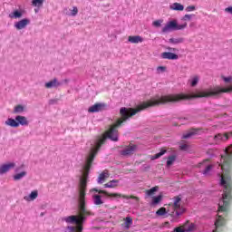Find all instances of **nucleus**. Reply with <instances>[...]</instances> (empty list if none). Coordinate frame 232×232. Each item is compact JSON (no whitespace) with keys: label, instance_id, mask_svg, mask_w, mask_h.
Masks as SVG:
<instances>
[{"label":"nucleus","instance_id":"ea45409f","mask_svg":"<svg viewBox=\"0 0 232 232\" xmlns=\"http://www.w3.org/2000/svg\"><path fill=\"white\" fill-rule=\"evenodd\" d=\"M222 79L225 82H232V77L231 76H228V77L223 76Z\"/></svg>","mask_w":232,"mask_h":232},{"label":"nucleus","instance_id":"58836bf2","mask_svg":"<svg viewBox=\"0 0 232 232\" xmlns=\"http://www.w3.org/2000/svg\"><path fill=\"white\" fill-rule=\"evenodd\" d=\"M192 135H195V132L190 131L186 134H183L182 139H189V137H192Z\"/></svg>","mask_w":232,"mask_h":232},{"label":"nucleus","instance_id":"f8f14e48","mask_svg":"<svg viewBox=\"0 0 232 232\" xmlns=\"http://www.w3.org/2000/svg\"><path fill=\"white\" fill-rule=\"evenodd\" d=\"M128 41L131 44H139V43H144V38L140 35H130L128 37Z\"/></svg>","mask_w":232,"mask_h":232},{"label":"nucleus","instance_id":"423d86ee","mask_svg":"<svg viewBox=\"0 0 232 232\" xmlns=\"http://www.w3.org/2000/svg\"><path fill=\"white\" fill-rule=\"evenodd\" d=\"M229 137H232V131L226 132L224 134L218 133L214 136L215 144H220V142H226V140H229Z\"/></svg>","mask_w":232,"mask_h":232},{"label":"nucleus","instance_id":"6e6552de","mask_svg":"<svg viewBox=\"0 0 232 232\" xmlns=\"http://www.w3.org/2000/svg\"><path fill=\"white\" fill-rule=\"evenodd\" d=\"M14 168H15L14 162L2 164L0 166V175H5V173H8V171H10V169H14Z\"/></svg>","mask_w":232,"mask_h":232},{"label":"nucleus","instance_id":"79ce46f5","mask_svg":"<svg viewBox=\"0 0 232 232\" xmlns=\"http://www.w3.org/2000/svg\"><path fill=\"white\" fill-rule=\"evenodd\" d=\"M22 168H24V164H22L20 167L16 168V169H14V172H15V173H18V171H21V169H22Z\"/></svg>","mask_w":232,"mask_h":232},{"label":"nucleus","instance_id":"c9c22d12","mask_svg":"<svg viewBox=\"0 0 232 232\" xmlns=\"http://www.w3.org/2000/svg\"><path fill=\"white\" fill-rule=\"evenodd\" d=\"M197 7L195 5H188L185 8V12H195Z\"/></svg>","mask_w":232,"mask_h":232},{"label":"nucleus","instance_id":"ddd939ff","mask_svg":"<svg viewBox=\"0 0 232 232\" xmlns=\"http://www.w3.org/2000/svg\"><path fill=\"white\" fill-rule=\"evenodd\" d=\"M106 179H110V172L108 170H103L98 177V184H102L106 181Z\"/></svg>","mask_w":232,"mask_h":232},{"label":"nucleus","instance_id":"2f4dec72","mask_svg":"<svg viewBox=\"0 0 232 232\" xmlns=\"http://www.w3.org/2000/svg\"><path fill=\"white\" fill-rule=\"evenodd\" d=\"M161 200H162V196L161 195L157 196V197H153L151 204H152V206H157V204H159Z\"/></svg>","mask_w":232,"mask_h":232},{"label":"nucleus","instance_id":"cd10ccee","mask_svg":"<svg viewBox=\"0 0 232 232\" xmlns=\"http://www.w3.org/2000/svg\"><path fill=\"white\" fill-rule=\"evenodd\" d=\"M166 151L167 150L165 149H161V150L159 153L155 154L154 156H151V160L160 159V157H162V155H164Z\"/></svg>","mask_w":232,"mask_h":232},{"label":"nucleus","instance_id":"0eeeda50","mask_svg":"<svg viewBox=\"0 0 232 232\" xmlns=\"http://www.w3.org/2000/svg\"><path fill=\"white\" fill-rule=\"evenodd\" d=\"M135 151H137V145L130 144L121 151V155L123 157H130V155H133Z\"/></svg>","mask_w":232,"mask_h":232},{"label":"nucleus","instance_id":"39448f33","mask_svg":"<svg viewBox=\"0 0 232 232\" xmlns=\"http://www.w3.org/2000/svg\"><path fill=\"white\" fill-rule=\"evenodd\" d=\"M96 191V193H99L100 195H105V197H109L110 198H133V200H136V202H139V198L135 196L128 197L126 195H121L119 193H110L106 190H99L97 188H92L90 192Z\"/></svg>","mask_w":232,"mask_h":232},{"label":"nucleus","instance_id":"473e14b6","mask_svg":"<svg viewBox=\"0 0 232 232\" xmlns=\"http://www.w3.org/2000/svg\"><path fill=\"white\" fill-rule=\"evenodd\" d=\"M156 191H159V187H153L152 188L147 190L146 193L149 197H151V195H154Z\"/></svg>","mask_w":232,"mask_h":232},{"label":"nucleus","instance_id":"393cba45","mask_svg":"<svg viewBox=\"0 0 232 232\" xmlns=\"http://www.w3.org/2000/svg\"><path fill=\"white\" fill-rule=\"evenodd\" d=\"M24 105H16L14 108V111L13 113H24Z\"/></svg>","mask_w":232,"mask_h":232},{"label":"nucleus","instance_id":"f257e3e1","mask_svg":"<svg viewBox=\"0 0 232 232\" xmlns=\"http://www.w3.org/2000/svg\"><path fill=\"white\" fill-rule=\"evenodd\" d=\"M232 160V144L226 149L225 156H221L220 163L216 165L209 164V160H204L198 164V168H204L203 175H209L211 169H220L222 172H218L220 178V185L223 188L222 198L218 202V213H224L227 211L229 206V200H231V189H232V180H231V166L229 162Z\"/></svg>","mask_w":232,"mask_h":232},{"label":"nucleus","instance_id":"20e7f679","mask_svg":"<svg viewBox=\"0 0 232 232\" xmlns=\"http://www.w3.org/2000/svg\"><path fill=\"white\" fill-rule=\"evenodd\" d=\"M5 126H10V128H19V126H28L30 121L25 116L17 115L15 119L8 118L5 122Z\"/></svg>","mask_w":232,"mask_h":232},{"label":"nucleus","instance_id":"9b49d317","mask_svg":"<svg viewBox=\"0 0 232 232\" xmlns=\"http://www.w3.org/2000/svg\"><path fill=\"white\" fill-rule=\"evenodd\" d=\"M24 14V10L16 9L9 14V18L10 19H21V17H23Z\"/></svg>","mask_w":232,"mask_h":232},{"label":"nucleus","instance_id":"7c9ffc66","mask_svg":"<svg viewBox=\"0 0 232 232\" xmlns=\"http://www.w3.org/2000/svg\"><path fill=\"white\" fill-rule=\"evenodd\" d=\"M163 23H164V20L159 19L152 22V26H154V28H160Z\"/></svg>","mask_w":232,"mask_h":232},{"label":"nucleus","instance_id":"c85d7f7f","mask_svg":"<svg viewBox=\"0 0 232 232\" xmlns=\"http://www.w3.org/2000/svg\"><path fill=\"white\" fill-rule=\"evenodd\" d=\"M175 160H177V157L175 155L169 156L167 160V168H169V166L173 165Z\"/></svg>","mask_w":232,"mask_h":232},{"label":"nucleus","instance_id":"37998d69","mask_svg":"<svg viewBox=\"0 0 232 232\" xmlns=\"http://www.w3.org/2000/svg\"><path fill=\"white\" fill-rule=\"evenodd\" d=\"M167 50H170L171 52H175V48L169 47Z\"/></svg>","mask_w":232,"mask_h":232},{"label":"nucleus","instance_id":"2eb2a0df","mask_svg":"<svg viewBox=\"0 0 232 232\" xmlns=\"http://www.w3.org/2000/svg\"><path fill=\"white\" fill-rule=\"evenodd\" d=\"M37 197H39V192L37 190H34L30 193V195L24 196V200H25L26 202H32L35 200Z\"/></svg>","mask_w":232,"mask_h":232},{"label":"nucleus","instance_id":"4c0bfd02","mask_svg":"<svg viewBox=\"0 0 232 232\" xmlns=\"http://www.w3.org/2000/svg\"><path fill=\"white\" fill-rule=\"evenodd\" d=\"M156 72H157V73H164V72H166V67L159 66V67H157Z\"/></svg>","mask_w":232,"mask_h":232},{"label":"nucleus","instance_id":"6ab92c4d","mask_svg":"<svg viewBox=\"0 0 232 232\" xmlns=\"http://www.w3.org/2000/svg\"><path fill=\"white\" fill-rule=\"evenodd\" d=\"M92 200H93V204H95V206H101V204H104V202L102 201V198H101L100 195H93Z\"/></svg>","mask_w":232,"mask_h":232},{"label":"nucleus","instance_id":"bb28decb","mask_svg":"<svg viewBox=\"0 0 232 232\" xmlns=\"http://www.w3.org/2000/svg\"><path fill=\"white\" fill-rule=\"evenodd\" d=\"M169 214L168 212V208L166 209V208H160L157 212L156 215H158V217H164V215Z\"/></svg>","mask_w":232,"mask_h":232},{"label":"nucleus","instance_id":"c03bdc74","mask_svg":"<svg viewBox=\"0 0 232 232\" xmlns=\"http://www.w3.org/2000/svg\"><path fill=\"white\" fill-rule=\"evenodd\" d=\"M35 14L39 12V9H34Z\"/></svg>","mask_w":232,"mask_h":232},{"label":"nucleus","instance_id":"5701e85b","mask_svg":"<svg viewBox=\"0 0 232 232\" xmlns=\"http://www.w3.org/2000/svg\"><path fill=\"white\" fill-rule=\"evenodd\" d=\"M193 229H195V225L190 224L188 226V228L176 227L174 231L175 232H185V231H193Z\"/></svg>","mask_w":232,"mask_h":232},{"label":"nucleus","instance_id":"dca6fc26","mask_svg":"<svg viewBox=\"0 0 232 232\" xmlns=\"http://www.w3.org/2000/svg\"><path fill=\"white\" fill-rule=\"evenodd\" d=\"M169 10H174L175 12H184V5L180 3H173L169 5Z\"/></svg>","mask_w":232,"mask_h":232},{"label":"nucleus","instance_id":"49530a36","mask_svg":"<svg viewBox=\"0 0 232 232\" xmlns=\"http://www.w3.org/2000/svg\"><path fill=\"white\" fill-rule=\"evenodd\" d=\"M193 24H190V26H192Z\"/></svg>","mask_w":232,"mask_h":232},{"label":"nucleus","instance_id":"e433bc0d","mask_svg":"<svg viewBox=\"0 0 232 232\" xmlns=\"http://www.w3.org/2000/svg\"><path fill=\"white\" fill-rule=\"evenodd\" d=\"M189 146L186 143H181L179 145V149L182 150V151H188Z\"/></svg>","mask_w":232,"mask_h":232},{"label":"nucleus","instance_id":"7ed1b4c3","mask_svg":"<svg viewBox=\"0 0 232 232\" xmlns=\"http://www.w3.org/2000/svg\"><path fill=\"white\" fill-rule=\"evenodd\" d=\"M188 28V22L179 24L177 19H172L165 24L161 28L162 34H169V32H177L180 30H186Z\"/></svg>","mask_w":232,"mask_h":232},{"label":"nucleus","instance_id":"4468645a","mask_svg":"<svg viewBox=\"0 0 232 232\" xmlns=\"http://www.w3.org/2000/svg\"><path fill=\"white\" fill-rule=\"evenodd\" d=\"M161 57L162 59H169V61H177V59H179V55L169 52L162 53Z\"/></svg>","mask_w":232,"mask_h":232},{"label":"nucleus","instance_id":"a19ab883","mask_svg":"<svg viewBox=\"0 0 232 232\" xmlns=\"http://www.w3.org/2000/svg\"><path fill=\"white\" fill-rule=\"evenodd\" d=\"M225 12L227 14H231V15H232V6H228L227 8H225Z\"/></svg>","mask_w":232,"mask_h":232},{"label":"nucleus","instance_id":"a878e982","mask_svg":"<svg viewBox=\"0 0 232 232\" xmlns=\"http://www.w3.org/2000/svg\"><path fill=\"white\" fill-rule=\"evenodd\" d=\"M169 43H170L171 44H180V43H184V39L183 38H170L169 40Z\"/></svg>","mask_w":232,"mask_h":232},{"label":"nucleus","instance_id":"b1692460","mask_svg":"<svg viewBox=\"0 0 232 232\" xmlns=\"http://www.w3.org/2000/svg\"><path fill=\"white\" fill-rule=\"evenodd\" d=\"M216 227H220V226H224V218L222 216L218 215L216 222H215Z\"/></svg>","mask_w":232,"mask_h":232},{"label":"nucleus","instance_id":"1a4fd4ad","mask_svg":"<svg viewBox=\"0 0 232 232\" xmlns=\"http://www.w3.org/2000/svg\"><path fill=\"white\" fill-rule=\"evenodd\" d=\"M29 24H30V19L24 18L14 23V28L16 30H24V28H26V26H28Z\"/></svg>","mask_w":232,"mask_h":232},{"label":"nucleus","instance_id":"c756f323","mask_svg":"<svg viewBox=\"0 0 232 232\" xmlns=\"http://www.w3.org/2000/svg\"><path fill=\"white\" fill-rule=\"evenodd\" d=\"M79 14V9L77 6H73L72 10H71V13H67V15H70L71 17H75Z\"/></svg>","mask_w":232,"mask_h":232},{"label":"nucleus","instance_id":"72a5a7b5","mask_svg":"<svg viewBox=\"0 0 232 232\" xmlns=\"http://www.w3.org/2000/svg\"><path fill=\"white\" fill-rule=\"evenodd\" d=\"M193 17H195V14H185L181 18V21H184V23H186V21H191L193 19Z\"/></svg>","mask_w":232,"mask_h":232},{"label":"nucleus","instance_id":"412c9836","mask_svg":"<svg viewBox=\"0 0 232 232\" xmlns=\"http://www.w3.org/2000/svg\"><path fill=\"white\" fill-rule=\"evenodd\" d=\"M26 177V171L23 170L19 173H16L13 176L14 180H21V179H24Z\"/></svg>","mask_w":232,"mask_h":232},{"label":"nucleus","instance_id":"4be33fe9","mask_svg":"<svg viewBox=\"0 0 232 232\" xmlns=\"http://www.w3.org/2000/svg\"><path fill=\"white\" fill-rule=\"evenodd\" d=\"M117 186H119V180L117 179H112L108 183L104 184V188H117Z\"/></svg>","mask_w":232,"mask_h":232},{"label":"nucleus","instance_id":"a211bd4d","mask_svg":"<svg viewBox=\"0 0 232 232\" xmlns=\"http://www.w3.org/2000/svg\"><path fill=\"white\" fill-rule=\"evenodd\" d=\"M198 81H200V77L196 75L190 78L188 82L192 88H195L198 84Z\"/></svg>","mask_w":232,"mask_h":232},{"label":"nucleus","instance_id":"9d476101","mask_svg":"<svg viewBox=\"0 0 232 232\" xmlns=\"http://www.w3.org/2000/svg\"><path fill=\"white\" fill-rule=\"evenodd\" d=\"M106 108L105 103H95L88 109L89 113H95L97 111H102Z\"/></svg>","mask_w":232,"mask_h":232},{"label":"nucleus","instance_id":"a18cd8bd","mask_svg":"<svg viewBox=\"0 0 232 232\" xmlns=\"http://www.w3.org/2000/svg\"><path fill=\"white\" fill-rule=\"evenodd\" d=\"M52 102H53V101H51V102H50V104H52Z\"/></svg>","mask_w":232,"mask_h":232},{"label":"nucleus","instance_id":"f03ea898","mask_svg":"<svg viewBox=\"0 0 232 232\" xmlns=\"http://www.w3.org/2000/svg\"><path fill=\"white\" fill-rule=\"evenodd\" d=\"M172 200V203L168 206V213L170 217L177 218V217H180L186 209L182 206V198H180V196L174 197Z\"/></svg>","mask_w":232,"mask_h":232},{"label":"nucleus","instance_id":"f3484780","mask_svg":"<svg viewBox=\"0 0 232 232\" xmlns=\"http://www.w3.org/2000/svg\"><path fill=\"white\" fill-rule=\"evenodd\" d=\"M58 86H61V82L56 78L45 83V88H58Z\"/></svg>","mask_w":232,"mask_h":232},{"label":"nucleus","instance_id":"f704fd0d","mask_svg":"<svg viewBox=\"0 0 232 232\" xmlns=\"http://www.w3.org/2000/svg\"><path fill=\"white\" fill-rule=\"evenodd\" d=\"M131 224H133V219L130 217H127L125 218V227L130 228V226H131Z\"/></svg>","mask_w":232,"mask_h":232},{"label":"nucleus","instance_id":"aec40b11","mask_svg":"<svg viewBox=\"0 0 232 232\" xmlns=\"http://www.w3.org/2000/svg\"><path fill=\"white\" fill-rule=\"evenodd\" d=\"M31 5L35 8H41L44 5V0H32Z\"/></svg>","mask_w":232,"mask_h":232}]
</instances>
